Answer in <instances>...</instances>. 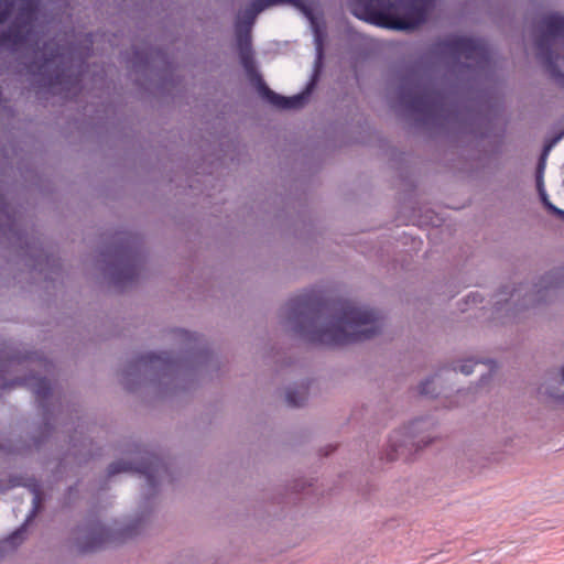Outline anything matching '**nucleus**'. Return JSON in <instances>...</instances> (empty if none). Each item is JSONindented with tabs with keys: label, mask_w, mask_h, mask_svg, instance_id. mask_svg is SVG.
Returning a JSON list of instances; mask_svg holds the SVG:
<instances>
[{
	"label": "nucleus",
	"mask_w": 564,
	"mask_h": 564,
	"mask_svg": "<svg viewBox=\"0 0 564 564\" xmlns=\"http://www.w3.org/2000/svg\"><path fill=\"white\" fill-rule=\"evenodd\" d=\"M543 37L539 42V48L542 51L544 43L556 36H564V18L558 14H549L542 21ZM557 59L552 56L545 57V63L552 76L564 86V73L557 69Z\"/></svg>",
	"instance_id": "7ed1b4c3"
},
{
	"label": "nucleus",
	"mask_w": 564,
	"mask_h": 564,
	"mask_svg": "<svg viewBox=\"0 0 564 564\" xmlns=\"http://www.w3.org/2000/svg\"><path fill=\"white\" fill-rule=\"evenodd\" d=\"M429 383H430V382H426V383H424V384L422 386L421 392H422L423 394H429V393H430V392L427 391V389H426V386H427Z\"/></svg>",
	"instance_id": "2eb2a0df"
},
{
	"label": "nucleus",
	"mask_w": 564,
	"mask_h": 564,
	"mask_svg": "<svg viewBox=\"0 0 564 564\" xmlns=\"http://www.w3.org/2000/svg\"><path fill=\"white\" fill-rule=\"evenodd\" d=\"M292 307H293L294 312H296V313L299 312L300 314H302L308 307V301L302 300V299L294 301V303L292 304Z\"/></svg>",
	"instance_id": "9d476101"
},
{
	"label": "nucleus",
	"mask_w": 564,
	"mask_h": 564,
	"mask_svg": "<svg viewBox=\"0 0 564 564\" xmlns=\"http://www.w3.org/2000/svg\"><path fill=\"white\" fill-rule=\"evenodd\" d=\"M460 370H462V372H464L465 375H469V373H471V372H473V370H471L470 366H463Z\"/></svg>",
	"instance_id": "4468645a"
},
{
	"label": "nucleus",
	"mask_w": 564,
	"mask_h": 564,
	"mask_svg": "<svg viewBox=\"0 0 564 564\" xmlns=\"http://www.w3.org/2000/svg\"><path fill=\"white\" fill-rule=\"evenodd\" d=\"M561 379H562V382H564V366L561 369Z\"/></svg>",
	"instance_id": "dca6fc26"
},
{
	"label": "nucleus",
	"mask_w": 564,
	"mask_h": 564,
	"mask_svg": "<svg viewBox=\"0 0 564 564\" xmlns=\"http://www.w3.org/2000/svg\"><path fill=\"white\" fill-rule=\"evenodd\" d=\"M127 469H128V467L122 464H113L110 467V474H116L118 471L127 470Z\"/></svg>",
	"instance_id": "ddd939ff"
},
{
	"label": "nucleus",
	"mask_w": 564,
	"mask_h": 564,
	"mask_svg": "<svg viewBox=\"0 0 564 564\" xmlns=\"http://www.w3.org/2000/svg\"><path fill=\"white\" fill-rule=\"evenodd\" d=\"M24 532V527L15 531L7 541V543L14 545L18 540H21V535Z\"/></svg>",
	"instance_id": "9b49d317"
},
{
	"label": "nucleus",
	"mask_w": 564,
	"mask_h": 564,
	"mask_svg": "<svg viewBox=\"0 0 564 564\" xmlns=\"http://www.w3.org/2000/svg\"><path fill=\"white\" fill-rule=\"evenodd\" d=\"M31 492L33 494V500H32L33 507H32V510L30 511V514L28 516L26 522L30 521L36 514V512L41 506V494H40L39 488L36 486H34L31 489Z\"/></svg>",
	"instance_id": "0eeeda50"
},
{
	"label": "nucleus",
	"mask_w": 564,
	"mask_h": 564,
	"mask_svg": "<svg viewBox=\"0 0 564 564\" xmlns=\"http://www.w3.org/2000/svg\"><path fill=\"white\" fill-rule=\"evenodd\" d=\"M430 10V0H358L354 14L372 24L409 30L421 24Z\"/></svg>",
	"instance_id": "f257e3e1"
},
{
	"label": "nucleus",
	"mask_w": 564,
	"mask_h": 564,
	"mask_svg": "<svg viewBox=\"0 0 564 564\" xmlns=\"http://www.w3.org/2000/svg\"><path fill=\"white\" fill-rule=\"evenodd\" d=\"M303 12L310 19L311 24L313 26L317 61L319 62L323 56V34H322V31L319 30L315 19L311 15V13L305 8H303Z\"/></svg>",
	"instance_id": "423d86ee"
},
{
	"label": "nucleus",
	"mask_w": 564,
	"mask_h": 564,
	"mask_svg": "<svg viewBox=\"0 0 564 564\" xmlns=\"http://www.w3.org/2000/svg\"><path fill=\"white\" fill-rule=\"evenodd\" d=\"M249 53H250L249 50H246V48L241 50V58H242V62H243V65L246 68H249V64H250Z\"/></svg>",
	"instance_id": "f8f14e48"
},
{
	"label": "nucleus",
	"mask_w": 564,
	"mask_h": 564,
	"mask_svg": "<svg viewBox=\"0 0 564 564\" xmlns=\"http://www.w3.org/2000/svg\"><path fill=\"white\" fill-rule=\"evenodd\" d=\"M381 324L373 311L347 306L339 319L316 334L313 339L326 345L362 340L376 335Z\"/></svg>",
	"instance_id": "f03ea898"
},
{
	"label": "nucleus",
	"mask_w": 564,
	"mask_h": 564,
	"mask_svg": "<svg viewBox=\"0 0 564 564\" xmlns=\"http://www.w3.org/2000/svg\"><path fill=\"white\" fill-rule=\"evenodd\" d=\"M12 2L10 0H0V23L10 15L12 11Z\"/></svg>",
	"instance_id": "6e6552de"
},
{
	"label": "nucleus",
	"mask_w": 564,
	"mask_h": 564,
	"mask_svg": "<svg viewBox=\"0 0 564 564\" xmlns=\"http://www.w3.org/2000/svg\"><path fill=\"white\" fill-rule=\"evenodd\" d=\"M31 25L29 23L24 25H14L6 36V41L11 42L14 45L24 44L30 41Z\"/></svg>",
	"instance_id": "39448f33"
},
{
	"label": "nucleus",
	"mask_w": 564,
	"mask_h": 564,
	"mask_svg": "<svg viewBox=\"0 0 564 564\" xmlns=\"http://www.w3.org/2000/svg\"><path fill=\"white\" fill-rule=\"evenodd\" d=\"M558 213H561V214H563V215H564V212H562V210H558Z\"/></svg>",
	"instance_id": "a211bd4d"
},
{
	"label": "nucleus",
	"mask_w": 564,
	"mask_h": 564,
	"mask_svg": "<svg viewBox=\"0 0 564 564\" xmlns=\"http://www.w3.org/2000/svg\"><path fill=\"white\" fill-rule=\"evenodd\" d=\"M314 79L307 85L306 89L297 95L292 97H284L274 91H272L269 87L261 84L259 87L261 96L272 106L279 109H297L305 105L307 101L311 91L314 87Z\"/></svg>",
	"instance_id": "20e7f679"
},
{
	"label": "nucleus",
	"mask_w": 564,
	"mask_h": 564,
	"mask_svg": "<svg viewBox=\"0 0 564 564\" xmlns=\"http://www.w3.org/2000/svg\"><path fill=\"white\" fill-rule=\"evenodd\" d=\"M143 474H147L148 475V478L150 479V475L148 474L147 470H142Z\"/></svg>",
	"instance_id": "f3484780"
},
{
	"label": "nucleus",
	"mask_w": 564,
	"mask_h": 564,
	"mask_svg": "<svg viewBox=\"0 0 564 564\" xmlns=\"http://www.w3.org/2000/svg\"><path fill=\"white\" fill-rule=\"evenodd\" d=\"M306 397H305V393H301L299 399H296L292 392H288L286 394V400L288 402L291 404V405H294V406H300L303 404V402L305 401Z\"/></svg>",
	"instance_id": "1a4fd4ad"
}]
</instances>
